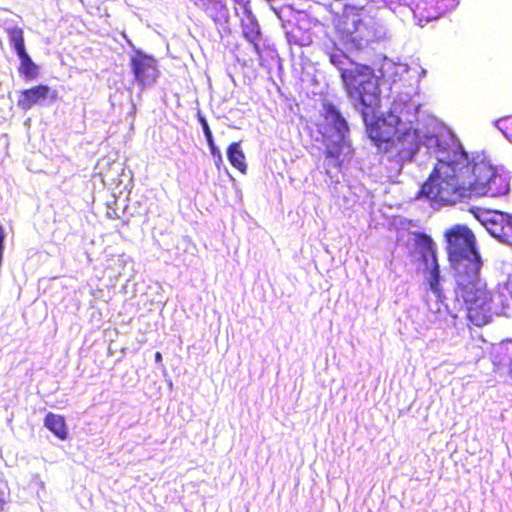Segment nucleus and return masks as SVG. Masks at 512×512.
<instances>
[{
  "label": "nucleus",
  "mask_w": 512,
  "mask_h": 512,
  "mask_svg": "<svg viewBox=\"0 0 512 512\" xmlns=\"http://www.w3.org/2000/svg\"><path fill=\"white\" fill-rule=\"evenodd\" d=\"M414 243L417 247L423 263L428 264L437 262V246L432 237L423 232H414Z\"/></svg>",
  "instance_id": "14"
},
{
  "label": "nucleus",
  "mask_w": 512,
  "mask_h": 512,
  "mask_svg": "<svg viewBox=\"0 0 512 512\" xmlns=\"http://www.w3.org/2000/svg\"><path fill=\"white\" fill-rule=\"evenodd\" d=\"M469 174L472 198L482 196L500 197L510 190L506 174L500 173L484 159L469 158Z\"/></svg>",
  "instance_id": "6"
},
{
  "label": "nucleus",
  "mask_w": 512,
  "mask_h": 512,
  "mask_svg": "<svg viewBox=\"0 0 512 512\" xmlns=\"http://www.w3.org/2000/svg\"><path fill=\"white\" fill-rule=\"evenodd\" d=\"M444 237L448 259L455 270V278L480 272L482 261L471 229L456 224L445 231Z\"/></svg>",
  "instance_id": "5"
},
{
  "label": "nucleus",
  "mask_w": 512,
  "mask_h": 512,
  "mask_svg": "<svg viewBox=\"0 0 512 512\" xmlns=\"http://www.w3.org/2000/svg\"><path fill=\"white\" fill-rule=\"evenodd\" d=\"M429 268V276H428V283L431 291L438 297L442 296V289L440 286V268L438 261L428 264Z\"/></svg>",
  "instance_id": "19"
},
{
  "label": "nucleus",
  "mask_w": 512,
  "mask_h": 512,
  "mask_svg": "<svg viewBox=\"0 0 512 512\" xmlns=\"http://www.w3.org/2000/svg\"><path fill=\"white\" fill-rule=\"evenodd\" d=\"M323 117L327 123L333 126L340 138H345L349 132V126L341 112L332 103L323 105Z\"/></svg>",
  "instance_id": "15"
},
{
  "label": "nucleus",
  "mask_w": 512,
  "mask_h": 512,
  "mask_svg": "<svg viewBox=\"0 0 512 512\" xmlns=\"http://www.w3.org/2000/svg\"><path fill=\"white\" fill-rule=\"evenodd\" d=\"M130 68L135 82L141 89L152 86L160 75L157 60L141 50H136L131 56Z\"/></svg>",
  "instance_id": "10"
},
{
  "label": "nucleus",
  "mask_w": 512,
  "mask_h": 512,
  "mask_svg": "<svg viewBox=\"0 0 512 512\" xmlns=\"http://www.w3.org/2000/svg\"><path fill=\"white\" fill-rule=\"evenodd\" d=\"M43 422L44 426L59 440L63 441L68 438V429L63 416L49 412Z\"/></svg>",
  "instance_id": "16"
},
{
  "label": "nucleus",
  "mask_w": 512,
  "mask_h": 512,
  "mask_svg": "<svg viewBox=\"0 0 512 512\" xmlns=\"http://www.w3.org/2000/svg\"><path fill=\"white\" fill-rule=\"evenodd\" d=\"M198 121L200 122V124L202 126L206 140H210L211 138H213L212 132L210 130V127H209L205 117L202 116L201 114H198Z\"/></svg>",
  "instance_id": "23"
},
{
  "label": "nucleus",
  "mask_w": 512,
  "mask_h": 512,
  "mask_svg": "<svg viewBox=\"0 0 512 512\" xmlns=\"http://www.w3.org/2000/svg\"><path fill=\"white\" fill-rule=\"evenodd\" d=\"M399 116L388 112L386 115L377 117L367 125L366 132L379 152L393 141V137L401 129Z\"/></svg>",
  "instance_id": "8"
},
{
  "label": "nucleus",
  "mask_w": 512,
  "mask_h": 512,
  "mask_svg": "<svg viewBox=\"0 0 512 512\" xmlns=\"http://www.w3.org/2000/svg\"><path fill=\"white\" fill-rule=\"evenodd\" d=\"M154 359H155V362L156 363H161L162 361V354L160 352H156L155 355H154Z\"/></svg>",
  "instance_id": "25"
},
{
  "label": "nucleus",
  "mask_w": 512,
  "mask_h": 512,
  "mask_svg": "<svg viewBox=\"0 0 512 512\" xmlns=\"http://www.w3.org/2000/svg\"><path fill=\"white\" fill-rule=\"evenodd\" d=\"M457 0H411L412 12L418 25L437 20L454 9Z\"/></svg>",
  "instance_id": "11"
},
{
  "label": "nucleus",
  "mask_w": 512,
  "mask_h": 512,
  "mask_svg": "<svg viewBox=\"0 0 512 512\" xmlns=\"http://www.w3.org/2000/svg\"><path fill=\"white\" fill-rule=\"evenodd\" d=\"M481 222L491 236L512 245V214L489 211L483 215Z\"/></svg>",
  "instance_id": "12"
},
{
  "label": "nucleus",
  "mask_w": 512,
  "mask_h": 512,
  "mask_svg": "<svg viewBox=\"0 0 512 512\" xmlns=\"http://www.w3.org/2000/svg\"><path fill=\"white\" fill-rule=\"evenodd\" d=\"M455 281V301L464 307L468 325H489L496 314V304L494 293L481 279L480 272L460 276Z\"/></svg>",
  "instance_id": "3"
},
{
  "label": "nucleus",
  "mask_w": 512,
  "mask_h": 512,
  "mask_svg": "<svg viewBox=\"0 0 512 512\" xmlns=\"http://www.w3.org/2000/svg\"><path fill=\"white\" fill-rule=\"evenodd\" d=\"M207 143H208V146H209V149H210V152H211V155L214 157V158H217L218 161H222V156H221V152L219 151V149L216 147L215 143H214V139L211 138L210 140H206Z\"/></svg>",
  "instance_id": "24"
},
{
  "label": "nucleus",
  "mask_w": 512,
  "mask_h": 512,
  "mask_svg": "<svg viewBox=\"0 0 512 512\" xmlns=\"http://www.w3.org/2000/svg\"><path fill=\"white\" fill-rule=\"evenodd\" d=\"M420 135L417 129L409 126L402 127L393 137L387 147H384L381 153L387 155L390 161L399 165L411 161L420 148Z\"/></svg>",
  "instance_id": "7"
},
{
  "label": "nucleus",
  "mask_w": 512,
  "mask_h": 512,
  "mask_svg": "<svg viewBox=\"0 0 512 512\" xmlns=\"http://www.w3.org/2000/svg\"><path fill=\"white\" fill-rule=\"evenodd\" d=\"M3 505H4V499L2 496H0V511L2 510L3 508Z\"/></svg>",
  "instance_id": "26"
},
{
  "label": "nucleus",
  "mask_w": 512,
  "mask_h": 512,
  "mask_svg": "<svg viewBox=\"0 0 512 512\" xmlns=\"http://www.w3.org/2000/svg\"><path fill=\"white\" fill-rule=\"evenodd\" d=\"M243 36L253 44L254 49L259 53V45L257 40L260 36V29L257 23L250 22L249 24L243 25Z\"/></svg>",
  "instance_id": "21"
},
{
  "label": "nucleus",
  "mask_w": 512,
  "mask_h": 512,
  "mask_svg": "<svg viewBox=\"0 0 512 512\" xmlns=\"http://www.w3.org/2000/svg\"><path fill=\"white\" fill-rule=\"evenodd\" d=\"M329 61L340 70L348 96L361 106L363 116L373 113L379 106V88L374 69L366 64L352 63L344 68L347 55L341 50L329 52Z\"/></svg>",
  "instance_id": "2"
},
{
  "label": "nucleus",
  "mask_w": 512,
  "mask_h": 512,
  "mask_svg": "<svg viewBox=\"0 0 512 512\" xmlns=\"http://www.w3.org/2000/svg\"><path fill=\"white\" fill-rule=\"evenodd\" d=\"M420 194L437 205H454L472 198L469 155L461 151L451 161L439 160Z\"/></svg>",
  "instance_id": "1"
},
{
  "label": "nucleus",
  "mask_w": 512,
  "mask_h": 512,
  "mask_svg": "<svg viewBox=\"0 0 512 512\" xmlns=\"http://www.w3.org/2000/svg\"><path fill=\"white\" fill-rule=\"evenodd\" d=\"M334 27L347 50H361L379 38L375 21L363 8L345 7L334 18Z\"/></svg>",
  "instance_id": "4"
},
{
  "label": "nucleus",
  "mask_w": 512,
  "mask_h": 512,
  "mask_svg": "<svg viewBox=\"0 0 512 512\" xmlns=\"http://www.w3.org/2000/svg\"><path fill=\"white\" fill-rule=\"evenodd\" d=\"M199 6L215 22L226 18V8L221 0H201Z\"/></svg>",
  "instance_id": "18"
},
{
  "label": "nucleus",
  "mask_w": 512,
  "mask_h": 512,
  "mask_svg": "<svg viewBox=\"0 0 512 512\" xmlns=\"http://www.w3.org/2000/svg\"><path fill=\"white\" fill-rule=\"evenodd\" d=\"M227 158L230 164L239 172L245 174L247 171L246 157L241 149V142H232L227 148Z\"/></svg>",
  "instance_id": "17"
},
{
  "label": "nucleus",
  "mask_w": 512,
  "mask_h": 512,
  "mask_svg": "<svg viewBox=\"0 0 512 512\" xmlns=\"http://www.w3.org/2000/svg\"><path fill=\"white\" fill-rule=\"evenodd\" d=\"M503 134L512 142V116L506 117L501 120V127Z\"/></svg>",
  "instance_id": "22"
},
{
  "label": "nucleus",
  "mask_w": 512,
  "mask_h": 512,
  "mask_svg": "<svg viewBox=\"0 0 512 512\" xmlns=\"http://www.w3.org/2000/svg\"><path fill=\"white\" fill-rule=\"evenodd\" d=\"M344 138H340V141L332 142L326 145L325 157L331 160V164L334 166H340L339 157L344 147Z\"/></svg>",
  "instance_id": "20"
},
{
  "label": "nucleus",
  "mask_w": 512,
  "mask_h": 512,
  "mask_svg": "<svg viewBox=\"0 0 512 512\" xmlns=\"http://www.w3.org/2000/svg\"><path fill=\"white\" fill-rule=\"evenodd\" d=\"M9 44L14 48L20 59L18 66L19 75L26 81H31L39 76V66L32 60L26 50L23 29L11 27L6 30Z\"/></svg>",
  "instance_id": "9"
},
{
  "label": "nucleus",
  "mask_w": 512,
  "mask_h": 512,
  "mask_svg": "<svg viewBox=\"0 0 512 512\" xmlns=\"http://www.w3.org/2000/svg\"><path fill=\"white\" fill-rule=\"evenodd\" d=\"M47 98H50L52 101L57 100V91H51L48 85L38 84L19 93L17 106L21 110L28 111L36 105H42Z\"/></svg>",
  "instance_id": "13"
}]
</instances>
